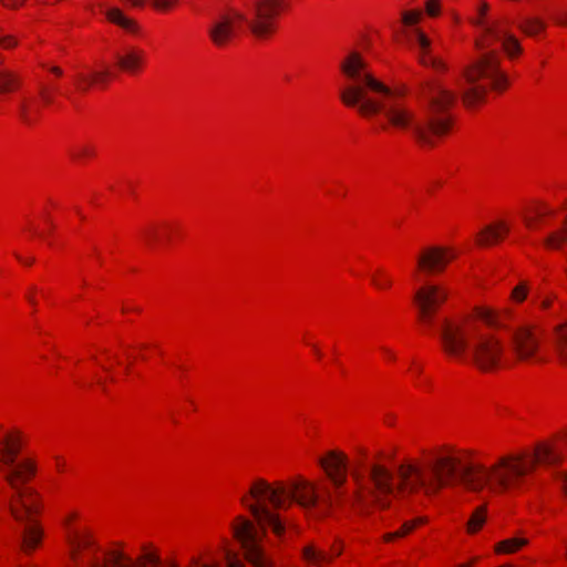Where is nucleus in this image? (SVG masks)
Here are the masks:
<instances>
[{
  "label": "nucleus",
  "instance_id": "nucleus-1",
  "mask_svg": "<svg viewBox=\"0 0 567 567\" xmlns=\"http://www.w3.org/2000/svg\"><path fill=\"white\" fill-rule=\"evenodd\" d=\"M554 441H539L530 447L497 455L489 464L473 446L445 442L431 446L421 458L408 460L400 467V488L408 493L437 495L456 484L475 494L517 496L528 488L529 478L540 466H551L561 455Z\"/></svg>",
  "mask_w": 567,
  "mask_h": 567
},
{
  "label": "nucleus",
  "instance_id": "nucleus-2",
  "mask_svg": "<svg viewBox=\"0 0 567 567\" xmlns=\"http://www.w3.org/2000/svg\"><path fill=\"white\" fill-rule=\"evenodd\" d=\"M319 501L317 484L300 474L287 481H269L264 476H255L238 498L240 506L249 512L261 527L269 525L278 538H282L287 530L280 512H287L293 505L310 511L318 506Z\"/></svg>",
  "mask_w": 567,
  "mask_h": 567
},
{
  "label": "nucleus",
  "instance_id": "nucleus-3",
  "mask_svg": "<svg viewBox=\"0 0 567 567\" xmlns=\"http://www.w3.org/2000/svg\"><path fill=\"white\" fill-rule=\"evenodd\" d=\"M344 82L340 89V101L353 109L363 118L379 115L382 103L374 95L405 93V84L389 86L377 79L370 71L369 63L358 51H351L340 62Z\"/></svg>",
  "mask_w": 567,
  "mask_h": 567
},
{
  "label": "nucleus",
  "instance_id": "nucleus-4",
  "mask_svg": "<svg viewBox=\"0 0 567 567\" xmlns=\"http://www.w3.org/2000/svg\"><path fill=\"white\" fill-rule=\"evenodd\" d=\"M456 334H439L443 355L453 363L471 364L477 371L494 374L507 367L506 342L497 332L470 336L458 343Z\"/></svg>",
  "mask_w": 567,
  "mask_h": 567
},
{
  "label": "nucleus",
  "instance_id": "nucleus-5",
  "mask_svg": "<svg viewBox=\"0 0 567 567\" xmlns=\"http://www.w3.org/2000/svg\"><path fill=\"white\" fill-rule=\"evenodd\" d=\"M462 76L468 84L462 96L466 107L481 104L488 92L502 94L511 86L509 75L496 50L482 51L480 56L463 69Z\"/></svg>",
  "mask_w": 567,
  "mask_h": 567
},
{
  "label": "nucleus",
  "instance_id": "nucleus-6",
  "mask_svg": "<svg viewBox=\"0 0 567 567\" xmlns=\"http://www.w3.org/2000/svg\"><path fill=\"white\" fill-rule=\"evenodd\" d=\"M431 447L424 449L416 456H409L403 458L396 466V484L394 482V473L392 468L381 460L373 461L368 471L367 481L362 478H355V489L353 492L354 503L360 507L377 506L379 508H386L390 505L391 497L396 494L400 496H415L424 495L432 497L433 495L425 494L423 492L408 493L400 488V467L408 460L421 458L425 451Z\"/></svg>",
  "mask_w": 567,
  "mask_h": 567
},
{
  "label": "nucleus",
  "instance_id": "nucleus-7",
  "mask_svg": "<svg viewBox=\"0 0 567 567\" xmlns=\"http://www.w3.org/2000/svg\"><path fill=\"white\" fill-rule=\"evenodd\" d=\"M245 514H237L229 523V530L233 539L237 542L241 551L243 558L251 567H274V561L267 554L264 545L266 528L269 525L261 527L257 519L247 512Z\"/></svg>",
  "mask_w": 567,
  "mask_h": 567
},
{
  "label": "nucleus",
  "instance_id": "nucleus-8",
  "mask_svg": "<svg viewBox=\"0 0 567 567\" xmlns=\"http://www.w3.org/2000/svg\"><path fill=\"white\" fill-rule=\"evenodd\" d=\"M408 86L402 95L384 94L375 95L382 103L379 114L383 113L388 125L400 132H412L414 137L424 146H433L435 141L432 138L427 126L417 122L414 107L404 101L408 95Z\"/></svg>",
  "mask_w": 567,
  "mask_h": 567
},
{
  "label": "nucleus",
  "instance_id": "nucleus-9",
  "mask_svg": "<svg viewBox=\"0 0 567 567\" xmlns=\"http://www.w3.org/2000/svg\"><path fill=\"white\" fill-rule=\"evenodd\" d=\"M82 516L80 508L70 507L65 509L61 518L68 561L71 567H82L86 551L99 548L96 530L90 525L78 526Z\"/></svg>",
  "mask_w": 567,
  "mask_h": 567
},
{
  "label": "nucleus",
  "instance_id": "nucleus-10",
  "mask_svg": "<svg viewBox=\"0 0 567 567\" xmlns=\"http://www.w3.org/2000/svg\"><path fill=\"white\" fill-rule=\"evenodd\" d=\"M427 104V130L433 140L450 134L453 127L451 109L455 101L454 93L439 81L429 82L423 89Z\"/></svg>",
  "mask_w": 567,
  "mask_h": 567
},
{
  "label": "nucleus",
  "instance_id": "nucleus-11",
  "mask_svg": "<svg viewBox=\"0 0 567 567\" xmlns=\"http://www.w3.org/2000/svg\"><path fill=\"white\" fill-rule=\"evenodd\" d=\"M499 324V313L486 303H478L465 316L454 319H444L439 329V334H456L457 341L466 340L477 333H492V328Z\"/></svg>",
  "mask_w": 567,
  "mask_h": 567
},
{
  "label": "nucleus",
  "instance_id": "nucleus-12",
  "mask_svg": "<svg viewBox=\"0 0 567 567\" xmlns=\"http://www.w3.org/2000/svg\"><path fill=\"white\" fill-rule=\"evenodd\" d=\"M422 19L423 12L420 9L403 10L400 17L401 31L414 47L421 65L431 68L436 72H445L447 70L446 63L433 53L432 40L417 27Z\"/></svg>",
  "mask_w": 567,
  "mask_h": 567
},
{
  "label": "nucleus",
  "instance_id": "nucleus-13",
  "mask_svg": "<svg viewBox=\"0 0 567 567\" xmlns=\"http://www.w3.org/2000/svg\"><path fill=\"white\" fill-rule=\"evenodd\" d=\"M290 10L289 0H254L246 24L258 40L271 39L279 29V21Z\"/></svg>",
  "mask_w": 567,
  "mask_h": 567
},
{
  "label": "nucleus",
  "instance_id": "nucleus-14",
  "mask_svg": "<svg viewBox=\"0 0 567 567\" xmlns=\"http://www.w3.org/2000/svg\"><path fill=\"white\" fill-rule=\"evenodd\" d=\"M499 43L506 59L511 62L518 61L524 55V48L519 39L509 30L504 20H494L481 33L474 37V48L477 51L495 50Z\"/></svg>",
  "mask_w": 567,
  "mask_h": 567
},
{
  "label": "nucleus",
  "instance_id": "nucleus-15",
  "mask_svg": "<svg viewBox=\"0 0 567 567\" xmlns=\"http://www.w3.org/2000/svg\"><path fill=\"white\" fill-rule=\"evenodd\" d=\"M449 297V288L441 282L427 279L417 285L413 290L412 303L420 321L425 324L432 323Z\"/></svg>",
  "mask_w": 567,
  "mask_h": 567
},
{
  "label": "nucleus",
  "instance_id": "nucleus-16",
  "mask_svg": "<svg viewBox=\"0 0 567 567\" xmlns=\"http://www.w3.org/2000/svg\"><path fill=\"white\" fill-rule=\"evenodd\" d=\"M511 348L517 361L524 363H542L543 332L536 324H522L514 329Z\"/></svg>",
  "mask_w": 567,
  "mask_h": 567
},
{
  "label": "nucleus",
  "instance_id": "nucleus-17",
  "mask_svg": "<svg viewBox=\"0 0 567 567\" xmlns=\"http://www.w3.org/2000/svg\"><path fill=\"white\" fill-rule=\"evenodd\" d=\"M122 364L123 359L120 353L102 349L92 355L86 369L96 384L105 386L107 383L117 382L130 375V365H126L123 371L117 370Z\"/></svg>",
  "mask_w": 567,
  "mask_h": 567
},
{
  "label": "nucleus",
  "instance_id": "nucleus-18",
  "mask_svg": "<svg viewBox=\"0 0 567 567\" xmlns=\"http://www.w3.org/2000/svg\"><path fill=\"white\" fill-rule=\"evenodd\" d=\"M457 255L452 246L427 245L415 256L414 275L439 276L446 271Z\"/></svg>",
  "mask_w": 567,
  "mask_h": 567
},
{
  "label": "nucleus",
  "instance_id": "nucleus-19",
  "mask_svg": "<svg viewBox=\"0 0 567 567\" xmlns=\"http://www.w3.org/2000/svg\"><path fill=\"white\" fill-rule=\"evenodd\" d=\"M317 465L336 491L347 485L350 457L346 451L340 447L326 450L317 457Z\"/></svg>",
  "mask_w": 567,
  "mask_h": 567
},
{
  "label": "nucleus",
  "instance_id": "nucleus-20",
  "mask_svg": "<svg viewBox=\"0 0 567 567\" xmlns=\"http://www.w3.org/2000/svg\"><path fill=\"white\" fill-rule=\"evenodd\" d=\"M13 494L9 502V511L16 522L39 519L44 509L43 497L32 486L12 488Z\"/></svg>",
  "mask_w": 567,
  "mask_h": 567
},
{
  "label": "nucleus",
  "instance_id": "nucleus-21",
  "mask_svg": "<svg viewBox=\"0 0 567 567\" xmlns=\"http://www.w3.org/2000/svg\"><path fill=\"white\" fill-rule=\"evenodd\" d=\"M246 23V14L233 9L218 16L208 29V35L214 45L227 47L236 37L237 31Z\"/></svg>",
  "mask_w": 567,
  "mask_h": 567
},
{
  "label": "nucleus",
  "instance_id": "nucleus-22",
  "mask_svg": "<svg viewBox=\"0 0 567 567\" xmlns=\"http://www.w3.org/2000/svg\"><path fill=\"white\" fill-rule=\"evenodd\" d=\"M223 556L224 567H247L245 558L229 547L224 548ZM164 567H220V563L209 553H202L189 556L183 564L176 559L167 560Z\"/></svg>",
  "mask_w": 567,
  "mask_h": 567
},
{
  "label": "nucleus",
  "instance_id": "nucleus-23",
  "mask_svg": "<svg viewBox=\"0 0 567 567\" xmlns=\"http://www.w3.org/2000/svg\"><path fill=\"white\" fill-rule=\"evenodd\" d=\"M6 480L11 488L29 487L38 474V460L33 456H25L10 464Z\"/></svg>",
  "mask_w": 567,
  "mask_h": 567
},
{
  "label": "nucleus",
  "instance_id": "nucleus-24",
  "mask_svg": "<svg viewBox=\"0 0 567 567\" xmlns=\"http://www.w3.org/2000/svg\"><path fill=\"white\" fill-rule=\"evenodd\" d=\"M24 434L17 427L7 429L0 435V464L10 465L24 445Z\"/></svg>",
  "mask_w": 567,
  "mask_h": 567
},
{
  "label": "nucleus",
  "instance_id": "nucleus-25",
  "mask_svg": "<svg viewBox=\"0 0 567 567\" xmlns=\"http://www.w3.org/2000/svg\"><path fill=\"white\" fill-rule=\"evenodd\" d=\"M23 523L20 549L24 555L31 556L42 548L45 539V529L40 519L25 520Z\"/></svg>",
  "mask_w": 567,
  "mask_h": 567
},
{
  "label": "nucleus",
  "instance_id": "nucleus-26",
  "mask_svg": "<svg viewBox=\"0 0 567 567\" xmlns=\"http://www.w3.org/2000/svg\"><path fill=\"white\" fill-rule=\"evenodd\" d=\"M147 53L143 48L137 45L126 47L116 55L117 68L127 74H140L146 66Z\"/></svg>",
  "mask_w": 567,
  "mask_h": 567
},
{
  "label": "nucleus",
  "instance_id": "nucleus-27",
  "mask_svg": "<svg viewBox=\"0 0 567 567\" xmlns=\"http://www.w3.org/2000/svg\"><path fill=\"white\" fill-rule=\"evenodd\" d=\"M511 233V223L499 218L484 226L475 236L480 247H493L504 241Z\"/></svg>",
  "mask_w": 567,
  "mask_h": 567
},
{
  "label": "nucleus",
  "instance_id": "nucleus-28",
  "mask_svg": "<svg viewBox=\"0 0 567 567\" xmlns=\"http://www.w3.org/2000/svg\"><path fill=\"white\" fill-rule=\"evenodd\" d=\"M530 545V538L525 532H518L511 537L498 540L493 546L495 555H515Z\"/></svg>",
  "mask_w": 567,
  "mask_h": 567
},
{
  "label": "nucleus",
  "instance_id": "nucleus-29",
  "mask_svg": "<svg viewBox=\"0 0 567 567\" xmlns=\"http://www.w3.org/2000/svg\"><path fill=\"white\" fill-rule=\"evenodd\" d=\"M300 559L307 567H327L332 564V556L315 542L305 544L300 549Z\"/></svg>",
  "mask_w": 567,
  "mask_h": 567
},
{
  "label": "nucleus",
  "instance_id": "nucleus-30",
  "mask_svg": "<svg viewBox=\"0 0 567 567\" xmlns=\"http://www.w3.org/2000/svg\"><path fill=\"white\" fill-rule=\"evenodd\" d=\"M133 567H162L159 547L153 542L141 544L136 557H133Z\"/></svg>",
  "mask_w": 567,
  "mask_h": 567
},
{
  "label": "nucleus",
  "instance_id": "nucleus-31",
  "mask_svg": "<svg viewBox=\"0 0 567 567\" xmlns=\"http://www.w3.org/2000/svg\"><path fill=\"white\" fill-rule=\"evenodd\" d=\"M104 14H105L106 20L110 23L123 29L125 32L133 34V35H137L141 33L142 29H141V25L138 24V22L135 19L125 14L124 11L121 10L120 8H117V7L107 8L104 11Z\"/></svg>",
  "mask_w": 567,
  "mask_h": 567
},
{
  "label": "nucleus",
  "instance_id": "nucleus-32",
  "mask_svg": "<svg viewBox=\"0 0 567 567\" xmlns=\"http://www.w3.org/2000/svg\"><path fill=\"white\" fill-rule=\"evenodd\" d=\"M553 347L558 363L567 368V320L555 327Z\"/></svg>",
  "mask_w": 567,
  "mask_h": 567
},
{
  "label": "nucleus",
  "instance_id": "nucleus-33",
  "mask_svg": "<svg viewBox=\"0 0 567 567\" xmlns=\"http://www.w3.org/2000/svg\"><path fill=\"white\" fill-rule=\"evenodd\" d=\"M567 244V216L561 226L549 231L543 240L544 248L549 251L561 250Z\"/></svg>",
  "mask_w": 567,
  "mask_h": 567
},
{
  "label": "nucleus",
  "instance_id": "nucleus-34",
  "mask_svg": "<svg viewBox=\"0 0 567 567\" xmlns=\"http://www.w3.org/2000/svg\"><path fill=\"white\" fill-rule=\"evenodd\" d=\"M517 28L522 33L529 38H536L545 33L547 23L544 19L535 16H528L523 19L517 24Z\"/></svg>",
  "mask_w": 567,
  "mask_h": 567
},
{
  "label": "nucleus",
  "instance_id": "nucleus-35",
  "mask_svg": "<svg viewBox=\"0 0 567 567\" xmlns=\"http://www.w3.org/2000/svg\"><path fill=\"white\" fill-rule=\"evenodd\" d=\"M177 225L174 221H163L156 226H154L152 229H148L146 233V236L148 240H152V233L156 231V238H154V241L157 243H165L168 244L173 240V233L176 230Z\"/></svg>",
  "mask_w": 567,
  "mask_h": 567
},
{
  "label": "nucleus",
  "instance_id": "nucleus-36",
  "mask_svg": "<svg viewBox=\"0 0 567 567\" xmlns=\"http://www.w3.org/2000/svg\"><path fill=\"white\" fill-rule=\"evenodd\" d=\"M394 282L393 275L384 268H378L371 276L372 287L379 291H389Z\"/></svg>",
  "mask_w": 567,
  "mask_h": 567
},
{
  "label": "nucleus",
  "instance_id": "nucleus-37",
  "mask_svg": "<svg viewBox=\"0 0 567 567\" xmlns=\"http://www.w3.org/2000/svg\"><path fill=\"white\" fill-rule=\"evenodd\" d=\"M487 519V506L480 505L476 507L471 514L467 523H466V532L470 535H474L478 533L483 526L485 525Z\"/></svg>",
  "mask_w": 567,
  "mask_h": 567
},
{
  "label": "nucleus",
  "instance_id": "nucleus-38",
  "mask_svg": "<svg viewBox=\"0 0 567 567\" xmlns=\"http://www.w3.org/2000/svg\"><path fill=\"white\" fill-rule=\"evenodd\" d=\"M530 292V284L527 280H520L509 293V301L514 305L523 303Z\"/></svg>",
  "mask_w": 567,
  "mask_h": 567
},
{
  "label": "nucleus",
  "instance_id": "nucleus-39",
  "mask_svg": "<svg viewBox=\"0 0 567 567\" xmlns=\"http://www.w3.org/2000/svg\"><path fill=\"white\" fill-rule=\"evenodd\" d=\"M73 85L79 92H86L94 86L91 70H81L73 75Z\"/></svg>",
  "mask_w": 567,
  "mask_h": 567
},
{
  "label": "nucleus",
  "instance_id": "nucleus-40",
  "mask_svg": "<svg viewBox=\"0 0 567 567\" xmlns=\"http://www.w3.org/2000/svg\"><path fill=\"white\" fill-rule=\"evenodd\" d=\"M179 4L181 0H150L152 9L162 14L175 11Z\"/></svg>",
  "mask_w": 567,
  "mask_h": 567
},
{
  "label": "nucleus",
  "instance_id": "nucleus-41",
  "mask_svg": "<svg viewBox=\"0 0 567 567\" xmlns=\"http://www.w3.org/2000/svg\"><path fill=\"white\" fill-rule=\"evenodd\" d=\"M488 10V4L486 2H482L477 9V14L471 19V23L480 28V31L476 34L481 33L486 27L491 25L494 22L486 21Z\"/></svg>",
  "mask_w": 567,
  "mask_h": 567
},
{
  "label": "nucleus",
  "instance_id": "nucleus-42",
  "mask_svg": "<svg viewBox=\"0 0 567 567\" xmlns=\"http://www.w3.org/2000/svg\"><path fill=\"white\" fill-rule=\"evenodd\" d=\"M19 85L17 76L8 71H0V93L14 91Z\"/></svg>",
  "mask_w": 567,
  "mask_h": 567
},
{
  "label": "nucleus",
  "instance_id": "nucleus-43",
  "mask_svg": "<svg viewBox=\"0 0 567 567\" xmlns=\"http://www.w3.org/2000/svg\"><path fill=\"white\" fill-rule=\"evenodd\" d=\"M426 523H427V519L424 516H420V517H415L413 519L406 520L399 527L400 534L403 537H406L408 535L413 533L415 529L420 528L421 526H424Z\"/></svg>",
  "mask_w": 567,
  "mask_h": 567
},
{
  "label": "nucleus",
  "instance_id": "nucleus-44",
  "mask_svg": "<svg viewBox=\"0 0 567 567\" xmlns=\"http://www.w3.org/2000/svg\"><path fill=\"white\" fill-rule=\"evenodd\" d=\"M94 86L106 85L112 76V72L107 66L101 69L91 70Z\"/></svg>",
  "mask_w": 567,
  "mask_h": 567
},
{
  "label": "nucleus",
  "instance_id": "nucleus-45",
  "mask_svg": "<svg viewBox=\"0 0 567 567\" xmlns=\"http://www.w3.org/2000/svg\"><path fill=\"white\" fill-rule=\"evenodd\" d=\"M547 441L556 442V444L561 453L560 454L561 457L557 462H555L554 465L560 464L565 458V454L567 453V430L548 439Z\"/></svg>",
  "mask_w": 567,
  "mask_h": 567
},
{
  "label": "nucleus",
  "instance_id": "nucleus-46",
  "mask_svg": "<svg viewBox=\"0 0 567 567\" xmlns=\"http://www.w3.org/2000/svg\"><path fill=\"white\" fill-rule=\"evenodd\" d=\"M96 154L95 147L90 144L80 145L73 154L75 159H90L93 158Z\"/></svg>",
  "mask_w": 567,
  "mask_h": 567
},
{
  "label": "nucleus",
  "instance_id": "nucleus-47",
  "mask_svg": "<svg viewBox=\"0 0 567 567\" xmlns=\"http://www.w3.org/2000/svg\"><path fill=\"white\" fill-rule=\"evenodd\" d=\"M425 13L430 18H436L442 12V3L441 0H425L424 1Z\"/></svg>",
  "mask_w": 567,
  "mask_h": 567
},
{
  "label": "nucleus",
  "instance_id": "nucleus-48",
  "mask_svg": "<svg viewBox=\"0 0 567 567\" xmlns=\"http://www.w3.org/2000/svg\"><path fill=\"white\" fill-rule=\"evenodd\" d=\"M558 296L554 292H546L539 297V307L542 310H549L557 301Z\"/></svg>",
  "mask_w": 567,
  "mask_h": 567
},
{
  "label": "nucleus",
  "instance_id": "nucleus-49",
  "mask_svg": "<svg viewBox=\"0 0 567 567\" xmlns=\"http://www.w3.org/2000/svg\"><path fill=\"white\" fill-rule=\"evenodd\" d=\"M344 551V543L342 539H334L329 547L328 556H332V563L336 558L340 557Z\"/></svg>",
  "mask_w": 567,
  "mask_h": 567
},
{
  "label": "nucleus",
  "instance_id": "nucleus-50",
  "mask_svg": "<svg viewBox=\"0 0 567 567\" xmlns=\"http://www.w3.org/2000/svg\"><path fill=\"white\" fill-rule=\"evenodd\" d=\"M381 357L386 363H394L398 360V353L390 347H382L380 349Z\"/></svg>",
  "mask_w": 567,
  "mask_h": 567
},
{
  "label": "nucleus",
  "instance_id": "nucleus-51",
  "mask_svg": "<svg viewBox=\"0 0 567 567\" xmlns=\"http://www.w3.org/2000/svg\"><path fill=\"white\" fill-rule=\"evenodd\" d=\"M27 0H0V3L11 10H18L25 4Z\"/></svg>",
  "mask_w": 567,
  "mask_h": 567
},
{
  "label": "nucleus",
  "instance_id": "nucleus-52",
  "mask_svg": "<svg viewBox=\"0 0 567 567\" xmlns=\"http://www.w3.org/2000/svg\"><path fill=\"white\" fill-rule=\"evenodd\" d=\"M17 40L12 35H6L0 38V47L3 49H11L17 45Z\"/></svg>",
  "mask_w": 567,
  "mask_h": 567
},
{
  "label": "nucleus",
  "instance_id": "nucleus-53",
  "mask_svg": "<svg viewBox=\"0 0 567 567\" xmlns=\"http://www.w3.org/2000/svg\"><path fill=\"white\" fill-rule=\"evenodd\" d=\"M404 538L401 534H400V530L399 528L394 532H389V533H385L383 536H382V539L384 543H394L399 539H402Z\"/></svg>",
  "mask_w": 567,
  "mask_h": 567
},
{
  "label": "nucleus",
  "instance_id": "nucleus-54",
  "mask_svg": "<svg viewBox=\"0 0 567 567\" xmlns=\"http://www.w3.org/2000/svg\"><path fill=\"white\" fill-rule=\"evenodd\" d=\"M554 22L560 27H567V10L557 12L554 18Z\"/></svg>",
  "mask_w": 567,
  "mask_h": 567
},
{
  "label": "nucleus",
  "instance_id": "nucleus-55",
  "mask_svg": "<svg viewBox=\"0 0 567 567\" xmlns=\"http://www.w3.org/2000/svg\"><path fill=\"white\" fill-rule=\"evenodd\" d=\"M408 371L412 375H420L423 371V365L419 361L414 360L411 362Z\"/></svg>",
  "mask_w": 567,
  "mask_h": 567
},
{
  "label": "nucleus",
  "instance_id": "nucleus-56",
  "mask_svg": "<svg viewBox=\"0 0 567 567\" xmlns=\"http://www.w3.org/2000/svg\"><path fill=\"white\" fill-rule=\"evenodd\" d=\"M14 257H16V259H17L20 264H22V265H24V266H31V265L33 264V261H34V259H33L32 257L22 258V257H21L19 254H17V252L14 254Z\"/></svg>",
  "mask_w": 567,
  "mask_h": 567
},
{
  "label": "nucleus",
  "instance_id": "nucleus-57",
  "mask_svg": "<svg viewBox=\"0 0 567 567\" xmlns=\"http://www.w3.org/2000/svg\"><path fill=\"white\" fill-rule=\"evenodd\" d=\"M561 491L565 496H567V473L561 476Z\"/></svg>",
  "mask_w": 567,
  "mask_h": 567
},
{
  "label": "nucleus",
  "instance_id": "nucleus-58",
  "mask_svg": "<svg viewBox=\"0 0 567 567\" xmlns=\"http://www.w3.org/2000/svg\"><path fill=\"white\" fill-rule=\"evenodd\" d=\"M65 465H66V464H65V461H64V460H62V458L56 460V470H58L59 472H64V470H65Z\"/></svg>",
  "mask_w": 567,
  "mask_h": 567
},
{
  "label": "nucleus",
  "instance_id": "nucleus-59",
  "mask_svg": "<svg viewBox=\"0 0 567 567\" xmlns=\"http://www.w3.org/2000/svg\"><path fill=\"white\" fill-rule=\"evenodd\" d=\"M476 560H477L476 558H472L468 561L461 563V564L456 565L455 567H472V566H474Z\"/></svg>",
  "mask_w": 567,
  "mask_h": 567
},
{
  "label": "nucleus",
  "instance_id": "nucleus-60",
  "mask_svg": "<svg viewBox=\"0 0 567 567\" xmlns=\"http://www.w3.org/2000/svg\"><path fill=\"white\" fill-rule=\"evenodd\" d=\"M50 72L53 73L55 76H62L63 71L59 66H52L50 68Z\"/></svg>",
  "mask_w": 567,
  "mask_h": 567
},
{
  "label": "nucleus",
  "instance_id": "nucleus-61",
  "mask_svg": "<svg viewBox=\"0 0 567 567\" xmlns=\"http://www.w3.org/2000/svg\"><path fill=\"white\" fill-rule=\"evenodd\" d=\"M538 212L544 215L547 214V208L544 203H539Z\"/></svg>",
  "mask_w": 567,
  "mask_h": 567
},
{
  "label": "nucleus",
  "instance_id": "nucleus-62",
  "mask_svg": "<svg viewBox=\"0 0 567 567\" xmlns=\"http://www.w3.org/2000/svg\"><path fill=\"white\" fill-rule=\"evenodd\" d=\"M533 223L534 220L532 218H526L525 219V225L527 228H532L533 227Z\"/></svg>",
  "mask_w": 567,
  "mask_h": 567
}]
</instances>
